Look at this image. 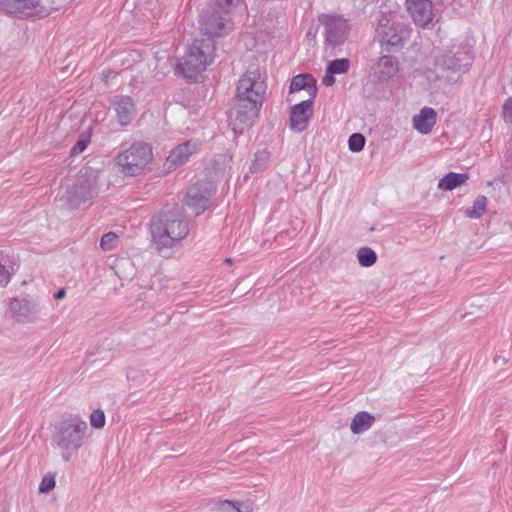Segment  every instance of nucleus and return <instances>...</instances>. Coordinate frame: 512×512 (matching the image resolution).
I'll use <instances>...</instances> for the list:
<instances>
[{
	"instance_id": "nucleus-38",
	"label": "nucleus",
	"mask_w": 512,
	"mask_h": 512,
	"mask_svg": "<svg viewBox=\"0 0 512 512\" xmlns=\"http://www.w3.org/2000/svg\"><path fill=\"white\" fill-rule=\"evenodd\" d=\"M66 296V290L64 288H61L59 289L55 294H54V298L56 300H62L64 299Z\"/></svg>"
},
{
	"instance_id": "nucleus-31",
	"label": "nucleus",
	"mask_w": 512,
	"mask_h": 512,
	"mask_svg": "<svg viewBox=\"0 0 512 512\" xmlns=\"http://www.w3.org/2000/svg\"><path fill=\"white\" fill-rule=\"evenodd\" d=\"M90 143V136L86 134L80 135L77 142L71 149V155L75 156L82 153Z\"/></svg>"
},
{
	"instance_id": "nucleus-7",
	"label": "nucleus",
	"mask_w": 512,
	"mask_h": 512,
	"mask_svg": "<svg viewBox=\"0 0 512 512\" xmlns=\"http://www.w3.org/2000/svg\"><path fill=\"white\" fill-rule=\"evenodd\" d=\"M98 190L97 172L86 168L84 171H80L76 185L71 190H67L63 197L71 208H76L97 196Z\"/></svg>"
},
{
	"instance_id": "nucleus-30",
	"label": "nucleus",
	"mask_w": 512,
	"mask_h": 512,
	"mask_svg": "<svg viewBox=\"0 0 512 512\" xmlns=\"http://www.w3.org/2000/svg\"><path fill=\"white\" fill-rule=\"evenodd\" d=\"M366 139L360 133H354L349 137L348 146L352 152H360L365 146Z\"/></svg>"
},
{
	"instance_id": "nucleus-19",
	"label": "nucleus",
	"mask_w": 512,
	"mask_h": 512,
	"mask_svg": "<svg viewBox=\"0 0 512 512\" xmlns=\"http://www.w3.org/2000/svg\"><path fill=\"white\" fill-rule=\"evenodd\" d=\"M39 0H0V6L10 14L29 16L39 7Z\"/></svg>"
},
{
	"instance_id": "nucleus-3",
	"label": "nucleus",
	"mask_w": 512,
	"mask_h": 512,
	"mask_svg": "<svg viewBox=\"0 0 512 512\" xmlns=\"http://www.w3.org/2000/svg\"><path fill=\"white\" fill-rule=\"evenodd\" d=\"M88 425L78 416H69L55 426L52 443L61 450L65 462L71 460L87 437Z\"/></svg>"
},
{
	"instance_id": "nucleus-27",
	"label": "nucleus",
	"mask_w": 512,
	"mask_h": 512,
	"mask_svg": "<svg viewBox=\"0 0 512 512\" xmlns=\"http://www.w3.org/2000/svg\"><path fill=\"white\" fill-rule=\"evenodd\" d=\"M357 259L361 266L371 267L377 261V254L369 247H362L357 251Z\"/></svg>"
},
{
	"instance_id": "nucleus-28",
	"label": "nucleus",
	"mask_w": 512,
	"mask_h": 512,
	"mask_svg": "<svg viewBox=\"0 0 512 512\" xmlns=\"http://www.w3.org/2000/svg\"><path fill=\"white\" fill-rule=\"evenodd\" d=\"M350 67V61L347 58L335 59L331 61L328 66V72L330 74H345L348 72Z\"/></svg>"
},
{
	"instance_id": "nucleus-10",
	"label": "nucleus",
	"mask_w": 512,
	"mask_h": 512,
	"mask_svg": "<svg viewBox=\"0 0 512 512\" xmlns=\"http://www.w3.org/2000/svg\"><path fill=\"white\" fill-rule=\"evenodd\" d=\"M152 159L151 148L142 142H136L130 148L121 152L117 158V165L128 176L137 175Z\"/></svg>"
},
{
	"instance_id": "nucleus-23",
	"label": "nucleus",
	"mask_w": 512,
	"mask_h": 512,
	"mask_svg": "<svg viewBox=\"0 0 512 512\" xmlns=\"http://www.w3.org/2000/svg\"><path fill=\"white\" fill-rule=\"evenodd\" d=\"M211 510L221 512H252V504L249 502H232L229 500H218L213 503Z\"/></svg>"
},
{
	"instance_id": "nucleus-13",
	"label": "nucleus",
	"mask_w": 512,
	"mask_h": 512,
	"mask_svg": "<svg viewBox=\"0 0 512 512\" xmlns=\"http://www.w3.org/2000/svg\"><path fill=\"white\" fill-rule=\"evenodd\" d=\"M200 29L207 39L212 40L213 37H221L226 35L230 30V21L227 17L219 14L216 9H207L203 11L199 19Z\"/></svg>"
},
{
	"instance_id": "nucleus-11",
	"label": "nucleus",
	"mask_w": 512,
	"mask_h": 512,
	"mask_svg": "<svg viewBox=\"0 0 512 512\" xmlns=\"http://www.w3.org/2000/svg\"><path fill=\"white\" fill-rule=\"evenodd\" d=\"M319 22L324 27L326 43L332 47L342 45L350 30L348 21L339 15L324 14L319 17Z\"/></svg>"
},
{
	"instance_id": "nucleus-33",
	"label": "nucleus",
	"mask_w": 512,
	"mask_h": 512,
	"mask_svg": "<svg viewBox=\"0 0 512 512\" xmlns=\"http://www.w3.org/2000/svg\"><path fill=\"white\" fill-rule=\"evenodd\" d=\"M269 153L267 151H260L256 153L255 160L252 164L251 171L257 172L262 169L263 165L268 161Z\"/></svg>"
},
{
	"instance_id": "nucleus-15",
	"label": "nucleus",
	"mask_w": 512,
	"mask_h": 512,
	"mask_svg": "<svg viewBox=\"0 0 512 512\" xmlns=\"http://www.w3.org/2000/svg\"><path fill=\"white\" fill-rule=\"evenodd\" d=\"M399 70V61L392 55L380 56L371 68L373 77L379 83H386L390 81L397 75Z\"/></svg>"
},
{
	"instance_id": "nucleus-5",
	"label": "nucleus",
	"mask_w": 512,
	"mask_h": 512,
	"mask_svg": "<svg viewBox=\"0 0 512 512\" xmlns=\"http://www.w3.org/2000/svg\"><path fill=\"white\" fill-rule=\"evenodd\" d=\"M213 42L210 39L195 40L176 65V72L187 79L196 80L213 61Z\"/></svg>"
},
{
	"instance_id": "nucleus-37",
	"label": "nucleus",
	"mask_w": 512,
	"mask_h": 512,
	"mask_svg": "<svg viewBox=\"0 0 512 512\" xmlns=\"http://www.w3.org/2000/svg\"><path fill=\"white\" fill-rule=\"evenodd\" d=\"M334 75L335 74H330L328 72V69L326 68V73H325V76L323 77L322 79V83L329 87V86H332L334 83H335V78H334Z\"/></svg>"
},
{
	"instance_id": "nucleus-1",
	"label": "nucleus",
	"mask_w": 512,
	"mask_h": 512,
	"mask_svg": "<svg viewBox=\"0 0 512 512\" xmlns=\"http://www.w3.org/2000/svg\"><path fill=\"white\" fill-rule=\"evenodd\" d=\"M266 84L257 71L246 72L239 80L236 90V104L232 112L235 132L250 127L258 117L262 106Z\"/></svg>"
},
{
	"instance_id": "nucleus-20",
	"label": "nucleus",
	"mask_w": 512,
	"mask_h": 512,
	"mask_svg": "<svg viewBox=\"0 0 512 512\" xmlns=\"http://www.w3.org/2000/svg\"><path fill=\"white\" fill-rule=\"evenodd\" d=\"M437 113L431 107H424L420 113L413 116V128L421 134H428L436 124Z\"/></svg>"
},
{
	"instance_id": "nucleus-2",
	"label": "nucleus",
	"mask_w": 512,
	"mask_h": 512,
	"mask_svg": "<svg viewBox=\"0 0 512 512\" xmlns=\"http://www.w3.org/2000/svg\"><path fill=\"white\" fill-rule=\"evenodd\" d=\"M188 234L189 224L179 207L163 211L152 219V243L159 252L172 248Z\"/></svg>"
},
{
	"instance_id": "nucleus-17",
	"label": "nucleus",
	"mask_w": 512,
	"mask_h": 512,
	"mask_svg": "<svg viewBox=\"0 0 512 512\" xmlns=\"http://www.w3.org/2000/svg\"><path fill=\"white\" fill-rule=\"evenodd\" d=\"M312 108V99L304 100L292 107L290 114V128L293 131L301 132L306 128V124L312 114Z\"/></svg>"
},
{
	"instance_id": "nucleus-39",
	"label": "nucleus",
	"mask_w": 512,
	"mask_h": 512,
	"mask_svg": "<svg viewBox=\"0 0 512 512\" xmlns=\"http://www.w3.org/2000/svg\"><path fill=\"white\" fill-rule=\"evenodd\" d=\"M119 264H122V265H125V264H128V265H131L130 261L129 260H122L120 261Z\"/></svg>"
},
{
	"instance_id": "nucleus-29",
	"label": "nucleus",
	"mask_w": 512,
	"mask_h": 512,
	"mask_svg": "<svg viewBox=\"0 0 512 512\" xmlns=\"http://www.w3.org/2000/svg\"><path fill=\"white\" fill-rule=\"evenodd\" d=\"M240 0H214V7L219 14L227 17L231 10L238 5Z\"/></svg>"
},
{
	"instance_id": "nucleus-8",
	"label": "nucleus",
	"mask_w": 512,
	"mask_h": 512,
	"mask_svg": "<svg viewBox=\"0 0 512 512\" xmlns=\"http://www.w3.org/2000/svg\"><path fill=\"white\" fill-rule=\"evenodd\" d=\"M98 190L97 172L86 168L84 171H80L76 185L71 190H67L63 197L71 208H76L97 196Z\"/></svg>"
},
{
	"instance_id": "nucleus-16",
	"label": "nucleus",
	"mask_w": 512,
	"mask_h": 512,
	"mask_svg": "<svg viewBox=\"0 0 512 512\" xmlns=\"http://www.w3.org/2000/svg\"><path fill=\"white\" fill-rule=\"evenodd\" d=\"M405 5L416 25L425 27L432 22L434 13L430 0H406Z\"/></svg>"
},
{
	"instance_id": "nucleus-25",
	"label": "nucleus",
	"mask_w": 512,
	"mask_h": 512,
	"mask_svg": "<svg viewBox=\"0 0 512 512\" xmlns=\"http://www.w3.org/2000/svg\"><path fill=\"white\" fill-rule=\"evenodd\" d=\"M469 176L467 173H454L446 174L438 183L440 190L451 191L467 182Z\"/></svg>"
},
{
	"instance_id": "nucleus-36",
	"label": "nucleus",
	"mask_w": 512,
	"mask_h": 512,
	"mask_svg": "<svg viewBox=\"0 0 512 512\" xmlns=\"http://www.w3.org/2000/svg\"><path fill=\"white\" fill-rule=\"evenodd\" d=\"M10 281V274L4 265L0 263V286H6Z\"/></svg>"
},
{
	"instance_id": "nucleus-4",
	"label": "nucleus",
	"mask_w": 512,
	"mask_h": 512,
	"mask_svg": "<svg viewBox=\"0 0 512 512\" xmlns=\"http://www.w3.org/2000/svg\"><path fill=\"white\" fill-rule=\"evenodd\" d=\"M412 28L396 14H383L375 28V40L383 51H400L409 41Z\"/></svg>"
},
{
	"instance_id": "nucleus-22",
	"label": "nucleus",
	"mask_w": 512,
	"mask_h": 512,
	"mask_svg": "<svg viewBox=\"0 0 512 512\" xmlns=\"http://www.w3.org/2000/svg\"><path fill=\"white\" fill-rule=\"evenodd\" d=\"M375 417L366 411L358 412L352 419L350 429L354 434H361L370 429Z\"/></svg>"
},
{
	"instance_id": "nucleus-24",
	"label": "nucleus",
	"mask_w": 512,
	"mask_h": 512,
	"mask_svg": "<svg viewBox=\"0 0 512 512\" xmlns=\"http://www.w3.org/2000/svg\"><path fill=\"white\" fill-rule=\"evenodd\" d=\"M300 90H308L311 97L316 95V87L314 79L307 74H299L293 77L290 84V92H298Z\"/></svg>"
},
{
	"instance_id": "nucleus-9",
	"label": "nucleus",
	"mask_w": 512,
	"mask_h": 512,
	"mask_svg": "<svg viewBox=\"0 0 512 512\" xmlns=\"http://www.w3.org/2000/svg\"><path fill=\"white\" fill-rule=\"evenodd\" d=\"M7 311L19 324H34L41 319L43 305L38 297L25 295L12 298L8 303Z\"/></svg>"
},
{
	"instance_id": "nucleus-34",
	"label": "nucleus",
	"mask_w": 512,
	"mask_h": 512,
	"mask_svg": "<svg viewBox=\"0 0 512 512\" xmlns=\"http://www.w3.org/2000/svg\"><path fill=\"white\" fill-rule=\"evenodd\" d=\"M90 423L96 428L100 429L105 425V415L101 409L94 410L90 415Z\"/></svg>"
},
{
	"instance_id": "nucleus-32",
	"label": "nucleus",
	"mask_w": 512,
	"mask_h": 512,
	"mask_svg": "<svg viewBox=\"0 0 512 512\" xmlns=\"http://www.w3.org/2000/svg\"><path fill=\"white\" fill-rule=\"evenodd\" d=\"M56 485L55 476L53 474H46L39 485V492L40 493H48L52 489H54Z\"/></svg>"
},
{
	"instance_id": "nucleus-35",
	"label": "nucleus",
	"mask_w": 512,
	"mask_h": 512,
	"mask_svg": "<svg viewBox=\"0 0 512 512\" xmlns=\"http://www.w3.org/2000/svg\"><path fill=\"white\" fill-rule=\"evenodd\" d=\"M117 241V235L113 232L106 233L102 236L100 246L103 250H111Z\"/></svg>"
},
{
	"instance_id": "nucleus-26",
	"label": "nucleus",
	"mask_w": 512,
	"mask_h": 512,
	"mask_svg": "<svg viewBox=\"0 0 512 512\" xmlns=\"http://www.w3.org/2000/svg\"><path fill=\"white\" fill-rule=\"evenodd\" d=\"M487 198L479 195L473 202V206L465 210V215L471 219H479L486 211Z\"/></svg>"
},
{
	"instance_id": "nucleus-14",
	"label": "nucleus",
	"mask_w": 512,
	"mask_h": 512,
	"mask_svg": "<svg viewBox=\"0 0 512 512\" xmlns=\"http://www.w3.org/2000/svg\"><path fill=\"white\" fill-rule=\"evenodd\" d=\"M471 64V56L468 51H449L436 59V66L442 71L462 73Z\"/></svg>"
},
{
	"instance_id": "nucleus-12",
	"label": "nucleus",
	"mask_w": 512,
	"mask_h": 512,
	"mask_svg": "<svg viewBox=\"0 0 512 512\" xmlns=\"http://www.w3.org/2000/svg\"><path fill=\"white\" fill-rule=\"evenodd\" d=\"M215 191L216 188L211 181L196 183L188 189L185 204L191 208L196 215H199L209 207L210 199Z\"/></svg>"
},
{
	"instance_id": "nucleus-18",
	"label": "nucleus",
	"mask_w": 512,
	"mask_h": 512,
	"mask_svg": "<svg viewBox=\"0 0 512 512\" xmlns=\"http://www.w3.org/2000/svg\"><path fill=\"white\" fill-rule=\"evenodd\" d=\"M112 104L119 123L122 126L129 124L135 115V106L132 99L127 96H116Z\"/></svg>"
},
{
	"instance_id": "nucleus-6",
	"label": "nucleus",
	"mask_w": 512,
	"mask_h": 512,
	"mask_svg": "<svg viewBox=\"0 0 512 512\" xmlns=\"http://www.w3.org/2000/svg\"><path fill=\"white\" fill-rule=\"evenodd\" d=\"M98 190L97 172L86 168L84 171H80L76 185L71 190H67L63 197L71 208H76L97 196Z\"/></svg>"
},
{
	"instance_id": "nucleus-21",
	"label": "nucleus",
	"mask_w": 512,
	"mask_h": 512,
	"mask_svg": "<svg viewBox=\"0 0 512 512\" xmlns=\"http://www.w3.org/2000/svg\"><path fill=\"white\" fill-rule=\"evenodd\" d=\"M196 149L197 144L193 141H187L175 147L167 158L169 168L176 167L187 162L190 155H192Z\"/></svg>"
}]
</instances>
